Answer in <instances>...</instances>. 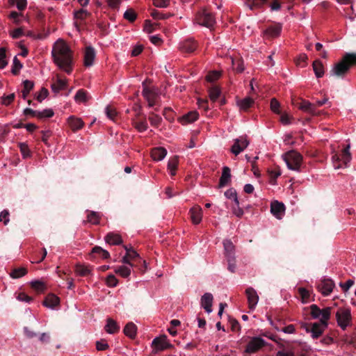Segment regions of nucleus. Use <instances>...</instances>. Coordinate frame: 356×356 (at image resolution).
<instances>
[{"instance_id": "nucleus-1", "label": "nucleus", "mask_w": 356, "mask_h": 356, "mask_svg": "<svg viewBox=\"0 0 356 356\" xmlns=\"http://www.w3.org/2000/svg\"><path fill=\"white\" fill-rule=\"evenodd\" d=\"M51 56L54 63L67 74L72 71L73 52L69 45L62 39H58L53 45Z\"/></svg>"}, {"instance_id": "nucleus-2", "label": "nucleus", "mask_w": 356, "mask_h": 356, "mask_svg": "<svg viewBox=\"0 0 356 356\" xmlns=\"http://www.w3.org/2000/svg\"><path fill=\"white\" fill-rule=\"evenodd\" d=\"M353 66H356V54L346 53L341 60L330 70L331 76L343 78Z\"/></svg>"}, {"instance_id": "nucleus-3", "label": "nucleus", "mask_w": 356, "mask_h": 356, "mask_svg": "<svg viewBox=\"0 0 356 356\" xmlns=\"http://www.w3.org/2000/svg\"><path fill=\"white\" fill-rule=\"evenodd\" d=\"M350 149V145L348 144L342 149L341 154L336 152L332 155V160L335 169L348 168L349 166V163L352 159Z\"/></svg>"}, {"instance_id": "nucleus-4", "label": "nucleus", "mask_w": 356, "mask_h": 356, "mask_svg": "<svg viewBox=\"0 0 356 356\" xmlns=\"http://www.w3.org/2000/svg\"><path fill=\"white\" fill-rule=\"evenodd\" d=\"M283 157L289 169L300 171L303 157L299 152L296 150H291L284 154Z\"/></svg>"}, {"instance_id": "nucleus-5", "label": "nucleus", "mask_w": 356, "mask_h": 356, "mask_svg": "<svg viewBox=\"0 0 356 356\" xmlns=\"http://www.w3.org/2000/svg\"><path fill=\"white\" fill-rule=\"evenodd\" d=\"M311 315L313 318H318L321 316L320 322L323 325L324 327L327 326V321L330 317L331 308L326 307L323 309H321L316 305H312L310 306Z\"/></svg>"}, {"instance_id": "nucleus-6", "label": "nucleus", "mask_w": 356, "mask_h": 356, "mask_svg": "<svg viewBox=\"0 0 356 356\" xmlns=\"http://www.w3.org/2000/svg\"><path fill=\"white\" fill-rule=\"evenodd\" d=\"M337 321L339 326L343 330L349 325L351 321V313L349 309L340 308L336 313Z\"/></svg>"}, {"instance_id": "nucleus-7", "label": "nucleus", "mask_w": 356, "mask_h": 356, "mask_svg": "<svg viewBox=\"0 0 356 356\" xmlns=\"http://www.w3.org/2000/svg\"><path fill=\"white\" fill-rule=\"evenodd\" d=\"M294 105H296L299 109L301 111L310 114L312 116L319 115L321 114V111H316V105L314 104H312L307 100L305 99H299L296 102H293Z\"/></svg>"}, {"instance_id": "nucleus-8", "label": "nucleus", "mask_w": 356, "mask_h": 356, "mask_svg": "<svg viewBox=\"0 0 356 356\" xmlns=\"http://www.w3.org/2000/svg\"><path fill=\"white\" fill-rule=\"evenodd\" d=\"M307 332L312 333L313 339H318L323 332L324 330L327 327H324L323 325L320 323H305L302 325Z\"/></svg>"}, {"instance_id": "nucleus-9", "label": "nucleus", "mask_w": 356, "mask_h": 356, "mask_svg": "<svg viewBox=\"0 0 356 356\" xmlns=\"http://www.w3.org/2000/svg\"><path fill=\"white\" fill-rule=\"evenodd\" d=\"M145 81L143 82V95L148 102L149 107H152L156 104L159 95L154 89L150 88L147 86Z\"/></svg>"}, {"instance_id": "nucleus-10", "label": "nucleus", "mask_w": 356, "mask_h": 356, "mask_svg": "<svg viewBox=\"0 0 356 356\" xmlns=\"http://www.w3.org/2000/svg\"><path fill=\"white\" fill-rule=\"evenodd\" d=\"M249 145V141L247 140L246 136H240L234 140V143L231 148V152L238 155L243 152Z\"/></svg>"}, {"instance_id": "nucleus-11", "label": "nucleus", "mask_w": 356, "mask_h": 356, "mask_svg": "<svg viewBox=\"0 0 356 356\" xmlns=\"http://www.w3.org/2000/svg\"><path fill=\"white\" fill-rule=\"evenodd\" d=\"M152 344L156 350L159 351L170 349L173 347V346L168 341L167 336L165 334L154 338Z\"/></svg>"}, {"instance_id": "nucleus-12", "label": "nucleus", "mask_w": 356, "mask_h": 356, "mask_svg": "<svg viewBox=\"0 0 356 356\" xmlns=\"http://www.w3.org/2000/svg\"><path fill=\"white\" fill-rule=\"evenodd\" d=\"M265 346V341L261 337H253L246 346L245 352L253 353Z\"/></svg>"}, {"instance_id": "nucleus-13", "label": "nucleus", "mask_w": 356, "mask_h": 356, "mask_svg": "<svg viewBox=\"0 0 356 356\" xmlns=\"http://www.w3.org/2000/svg\"><path fill=\"white\" fill-rule=\"evenodd\" d=\"M245 294L247 296L249 308L253 309L255 308L259 301V296L252 287H248L245 290Z\"/></svg>"}, {"instance_id": "nucleus-14", "label": "nucleus", "mask_w": 356, "mask_h": 356, "mask_svg": "<svg viewBox=\"0 0 356 356\" xmlns=\"http://www.w3.org/2000/svg\"><path fill=\"white\" fill-rule=\"evenodd\" d=\"M197 44L196 41L191 38L187 39L180 42L179 44V50L184 53H192L197 49Z\"/></svg>"}, {"instance_id": "nucleus-15", "label": "nucleus", "mask_w": 356, "mask_h": 356, "mask_svg": "<svg viewBox=\"0 0 356 356\" xmlns=\"http://www.w3.org/2000/svg\"><path fill=\"white\" fill-rule=\"evenodd\" d=\"M282 30L280 24H275L274 25H270L266 29H264L263 33L264 36L266 38H271L277 37L280 35Z\"/></svg>"}, {"instance_id": "nucleus-16", "label": "nucleus", "mask_w": 356, "mask_h": 356, "mask_svg": "<svg viewBox=\"0 0 356 356\" xmlns=\"http://www.w3.org/2000/svg\"><path fill=\"white\" fill-rule=\"evenodd\" d=\"M285 206L282 202L275 200L271 202L270 212L277 218L281 219L284 214Z\"/></svg>"}, {"instance_id": "nucleus-17", "label": "nucleus", "mask_w": 356, "mask_h": 356, "mask_svg": "<svg viewBox=\"0 0 356 356\" xmlns=\"http://www.w3.org/2000/svg\"><path fill=\"white\" fill-rule=\"evenodd\" d=\"M334 286V283L331 279H323L318 287L322 294L327 296L332 291Z\"/></svg>"}, {"instance_id": "nucleus-18", "label": "nucleus", "mask_w": 356, "mask_h": 356, "mask_svg": "<svg viewBox=\"0 0 356 356\" xmlns=\"http://www.w3.org/2000/svg\"><path fill=\"white\" fill-rule=\"evenodd\" d=\"M213 295L211 293H205L201 298V306L207 313L212 312Z\"/></svg>"}, {"instance_id": "nucleus-19", "label": "nucleus", "mask_w": 356, "mask_h": 356, "mask_svg": "<svg viewBox=\"0 0 356 356\" xmlns=\"http://www.w3.org/2000/svg\"><path fill=\"white\" fill-rule=\"evenodd\" d=\"M59 303L60 298L53 293L48 294L42 302L44 306L51 309H55Z\"/></svg>"}, {"instance_id": "nucleus-20", "label": "nucleus", "mask_w": 356, "mask_h": 356, "mask_svg": "<svg viewBox=\"0 0 356 356\" xmlns=\"http://www.w3.org/2000/svg\"><path fill=\"white\" fill-rule=\"evenodd\" d=\"M191 219L194 224H199L202 220V209L199 206L192 207L189 211Z\"/></svg>"}, {"instance_id": "nucleus-21", "label": "nucleus", "mask_w": 356, "mask_h": 356, "mask_svg": "<svg viewBox=\"0 0 356 356\" xmlns=\"http://www.w3.org/2000/svg\"><path fill=\"white\" fill-rule=\"evenodd\" d=\"M74 272L76 275L81 277H87L92 273V267L89 265L86 266L81 264H77L74 266Z\"/></svg>"}, {"instance_id": "nucleus-22", "label": "nucleus", "mask_w": 356, "mask_h": 356, "mask_svg": "<svg viewBox=\"0 0 356 356\" xmlns=\"http://www.w3.org/2000/svg\"><path fill=\"white\" fill-rule=\"evenodd\" d=\"M231 181V170L227 166L222 168V175L219 180L218 187L222 188L227 185Z\"/></svg>"}, {"instance_id": "nucleus-23", "label": "nucleus", "mask_w": 356, "mask_h": 356, "mask_svg": "<svg viewBox=\"0 0 356 356\" xmlns=\"http://www.w3.org/2000/svg\"><path fill=\"white\" fill-rule=\"evenodd\" d=\"M95 57V51L92 47H87L84 53V65L90 67L93 64Z\"/></svg>"}, {"instance_id": "nucleus-24", "label": "nucleus", "mask_w": 356, "mask_h": 356, "mask_svg": "<svg viewBox=\"0 0 356 356\" xmlns=\"http://www.w3.org/2000/svg\"><path fill=\"white\" fill-rule=\"evenodd\" d=\"M132 124L139 132H143L148 128L145 116H143V118L136 117V119L132 120Z\"/></svg>"}, {"instance_id": "nucleus-25", "label": "nucleus", "mask_w": 356, "mask_h": 356, "mask_svg": "<svg viewBox=\"0 0 356 356\" xmlns=\"http://www.w3.org/2000/svg\"><path fill=\"white\" fill-rule=\"evenodd\" d=\"M105 241L113 245H118L122 243V239L120 235L114 232H109L105 236Z\"/></svg>"}, {"instance_id": "nucleus-26", "label": "nucleus", "mask_w": 356, "mask_h": 356, "mask_svg": "<svg viewBox=\"0 0 356 356\" xmlns=\"http://www.w3.org/2000/svg\"><path fill=\"white\" fill-rule=\"evenodd\" d=\"M167 154V150L162 147H155L152 150L151 156L154 161H161Z\"/></svg>"}, {"instance_id": "nucleus-27", "label": "nucleus", "mask_w": 356, "mask_h": 356, "mask_svg": "<svg viewBox=\"0 0 356 356\" xmlns=\"http://www.w3.org/2000/svg\"><path fill=\"white\" fill-rule=\"evenodd\" d=\"M68 124L73 131H76L81 129L84 124L81 118H75L74 116H70L68 120Z\"/></svg>"}, {"instance_id": "nucleus-28", "label": "nucleus", "mask_w": 356, "mask_h": 356, "mask_svg": "<svg viewBox=\"0 0 356 356\" xmlns=\"http://www.w3.org/2000/svg\"><path fill=\"white\" fill-rule=\"evenodd\" d=\"M198 117H199V113L197 111H190L188 113L184 115L181 118L180 122L183 124L191 123V122H193L195 120H197L198 119Z\"/></svg>"}, {"instance_id": "nucleus-29", "label": "nucleus", "mask_w": 356, "mask_h": 356, "mask_svg": "<svg viewBox=\"0 0 356 356\" xmlns=\"http://www.w3.org/2000/svg\"><path fill=\"white\" fill-rule=\"evenodd\" d=\"M267 3V0H245V6L250 10L261 8Z\"/></svg>"}, {"instance_id": "nucleus-30", "label": "nucleus", "mask_w": 356, "mask_h": 356, "mask_svg": "<svg viewBox=\"0 0 356 356\" xmlns=\"http://www.w3.org/2000/svg\"><path fill=\"white\" fill-rule=\"evenodd\" d=\"M254 104L252 98L247 97L237 102V104L240 109L243 111H248Z\"/></svg>"}, {"instance_id": "nucleus-31", "label": "nucleus", "mask_w": 356, "mask_h": 356, "mask_svg": "<svg viewBox=\"0 0 356 356\" xmlns=\"http://www.w3.org/2000/svg\"><path fill=\"white\" fill-rule=\"evenodd\" d=\"M136 331H137V327L136 325L132 323V322H129L128 323L124 330H123V332H124V334L129 337V338L131 339H134L136 335Z\"/></svg>"}, {"instance_id": "nucleus-32", "label": "nucleus", "mask_w": 356, "mask_h": 356, "mask_svg": "<svg viewBox=\"0 0 356 356\" xmlns=\"http://www.w3.org/2000/svg\"><path fill=\"white\" fill-rule=\"evenodd\" d=\"M105 330L109 334H114L120 330V326L115 321L109 318L107 319Z\"/></svg>"}, {"instance_id": "nucleus-33", "label": "nucleus", "mask_w": 356, "mask_h": 356, "mask_svg": "<svg viewBox=\"0 0 356 356\" xmlns=\"http://www.w3.org/2000/svg\"><path fill=\"white\" fill-rule=\"evenodd\" d=\"M313 70L317 78H321L325 73L324 67L320 60H316L312 64Z\"/></svg>"}, {"instance_id": "nucleus-34", "label": "nucleus", "mask_w": 356, "mask_h": 356, "mask_svg": "<svg viewBox=\"0 0 356 356\" xmlns=\"http://www.w3.org/2000/svg\"><path fill=\"white\" fill-rule=\"evenodd\" d=\"M124 249L126 250V253L128 255L129 258L131 260L142 261L141 258L140 257L139 254L137 253V252L132 248V247L128 248L127 245L124 246ZM143 263L144 265H146V262L145 260L143 261Z\"/></svg>"}, {"instance_id": "nucleus-35", "label": "nucleus", "mask_w": 356, "mask_h": 356, "mask_svg": "<svg viewBox=\"0 0 356 356\" xmlns=\"http://www.w3.org/2000/svg\"><path fill=\"white\" fill-rule=\"evenodd\" d=\"M87 212L88 213L87 216V222L93 225L99 224L101 215L99 212L88 210H87Z\"/></svg>"}, {"instance_id": "nucleus-36", "label": "nucleus", "mask_w": 356, "mask_h": 356, "mask_svg": "<svg viewBox=\"0 0 356 356\" xmlns=\"http://www.w3.org/2000/svg\"><path fill=\"white\" fill-rule=\"evenodd\" d=\"M151 16L154 20H167L170 19L172 15L170 13L154 10L151 12Z\"/></svg>"}, {"instance_id": "nucleus-37", "label": "nucleus", "mask_w": 356, "mask_h": 356, "mask_svg": "<svg viewBox=\"0 0 356 356\" xmlns=\"http://www.w3.org/2000/svg\"><path fill=\"white\" fill-rule=\"evenodd\" d=\"M233 70L237 73H241L244 70L243 60L241 58H234L232 59Z\"/></svg>"}, {"instance_id": "nucleus-38", "label": "nucleus", "mask_w": 356, "mask_h": 356, "mask_svg": "<svg viewBox=\"0 0 356 356\" xmlns=\"http://www.w3.org/2000/svg\"><path fill=\"white\" fill-rule=\"evenodd\" d=\"M24 89L22 91V97L25 99L29 93L33 90L34 87V83L29 80H25L23 81Z\"/></svg>"}, {"instance_id": "nucleus-39", "label": "nucleus", "mask_w": 356, "mask_h": 356, "mask_svg": "<svg viewBox=\"0 0 356 356\" xmlns=\"http://www.w3.org/2000/svg\"><path fill=\"white\" fill-rule=\"evenodd\" d=\"M92 254H97L99 257L102 259H108L110 257L109 252L102 248L100 246H95L91 251Z\"/></svg>"}, {"instance_id": "nucleus-40", "label": "nucleus", "mask_w": 356, "mask_h": 356, "mask_svg": "<svg viewBox=\"0 0 356 356\" xmlns=\"http://www.w3.org/2000/svg\"><path fill=\"white\" fill-rule=\"evenodd\" d=\"M49 33L50 31L49 29L46 30L44 28H43L42 31H40V32L37 34L34 33L33 31H28L27 35L35 39L44 40L49 35Z\"/></svg>"}, {"instance_id": "nucleus-41", "label": "nucleus", "mask_w": 356, "mask_h": 356, "mask_svg": "<svg viewBox=\"0 0 356 356\" xmlns=\"http://www.w3.org/2000/svg\"><path fill=\"white\" fill-rule=\"evenodd\" d=\"M115 273L118 274L124 278L128 277L131 274V269L129 267L121 266L115 268Z\"/></svg>"}, {"instance_id": "nucleus-42", "label": "nucleus", "mask_w": 356, "mask_h": 356, "mask_svg": "<svg viewBox=\"0 0 356 356\" xmlns=\"http://www.w3.org/2000/svg\"><path fill=\"white\" fill-rule=\"evenodd\" d=\"M224 248L225 252L226 258H230L234 257V247L233 243L229 241H226L224 242Z\"/></svg>"}, {"instance_id": "nucleus-43", "label": "nucleus", "mask_w": 356, "mask_h": 356, "mask_svg": "<svg viewBox=\"0 0 356 356\" xmlns=\"http://www.w3.org/2000/svg\"><path fill=\"white\" fill-rule=\"evenodd\" d=\"M27 273V269L24 267L14 268L10 273L12 278L17 279L23 277Z\"/></svg>"}, {"instance_id": "nucleus-44", "label": "nucleus", "mask_w": 356, "mask_h": 356, "mask_svg": "<svg viewBox=\"0 0 356 356\" xmlns=\"http://www.w3.org/2000/svg\"><path fill=\"white\" fill-rule=\"evenodd\" d=\"M67 83L65 80L58 79L56 82L51 85V89L54 92H58L64 90L66 87Z\"/></svg>"}, {"instance_id": "nucleus-45", "label": "nucleus", "mask_w": 356, "mask_h": 356, "mask_svg": "<svg viewBox=\"0 0 356 356\" xmlns=\"http://www.w3.org/2000/svg\"><path fill=\"white\" fill-rule=\"evenodd\" d=\"M268 173L271 179L270 183L273 184H275L277 178L281 175V170H280V168L275 167L272 169H268Z\"/></svg>"}, {"instance_id": "nucleus-46", "label": "nucleus", "mask_w": 356, "mask_h": 356, "mask_svg": "<svg viewBox=\"0 0 356 356\" xmlns=\"http://www.w3.org/2000/svg\"><path fill=\"white\" fill-rule=\"evenodd\" d=\"M74 99L77 102H86L88 99V93L83 89H80L76 92Z\"/></svg>"}, {"instance_id": "nucleus-47", "label": "nucleus", "mask_w": 356, "mask_h": 356, "mask_svg": "<svg viewBox=\"0 0 356 356\" xmlns=\"http://www.w3.org/2000/svg\"><path fill=\"white\" fill-rule=\"evenodd\" d=\"M33 289L35 290L38 293H42L46 290L45 284L41 281H33L31 283Z\"/></svg>"}, {"instance_id": "nucleus-48", "label": "nucleus", "mask_w": 356, "mask_h": 356, "mask_svg": "<svg viewBox=\"0 0 356 356\" xmlns=\"http://www.w3.org/2000/svg\"><path fill=\"white\" fill-rule=\"evenodd\" d=\"M23 65L21 63L19 60L17 58V56H15L13 58V67H12V73L14 75H17L19 73L20 70L22 68Z\"/></svg>"}, {"instance_id": "nucleus-49", "label": "nucleus", "mask_w": 356, "mask_h": 356, "mask_svg": "<svg viewBox=\"0 0 356 356\" xmlns=\"http://www.w3.org/2000/svg\"><path fill=\"white\" fill-rule=\"evenodd\" d=\"M225 196L228 199H234L235 204L238 206L239 201L237 197L236 191L234 188H231L225 192Z\"/></svg>"}, {"instance_id": "nucleus-50", "label": "nucleus", "mask_w": 356, "mask_h": 356, "mask_svg": "<svg viewBox=\"0 0 356 356\" xmlns=\"http://www.w3.org/2000/svg\"><path fill=\"white\" fill-rule=\"evenodd\" d=\"M18 147L20 149V152H21L24 159H26V158L31 156V152L27 144H26L24 143H19L18 144Z\"/></svg>"}, {"instance_id": "nucleus-51", "label": "nucleus", "mask_w": 356, "mask_h": 356, "mask_svg": "<svg viewBox=\"0 0 356 356\" xmlns=\"http://www.w3.org/2000/svg\"><path fill=\"white\" fill-rule=\"evenodd\" d=\"M298 293L302 303H307L309 301L310 293L307 289L300 287L298 289Z\"/></svg>"}, {"instance_id": "nucleus-52", "label": "nucleus", "mask_w": 356, "mask_h": 356, "mask_svg": "<svg viewBox=\"0 0 356 356\" xmlns=\"http://www.w3.org/2000/svg\"><path fill=\"white\" fill-rule=\"evenodd\" d=\"M10 6H15L19 10L24 9L26 7V0H8Z\"/></svg>"}, {"instance_id": "nucleus-53", "label": "nucleus", "mask_w": 356, "mask_h": 356, "mask_svg": "<svg viewBox=\"0 0 356 356\" xmlns=\"http://www.w3.org/2000/svg\"><path fill=\"white\" fill-rule=\"evenodd\" d=\"M149 120L152 126L158 127L161 121L162 118L154 113H150L149 115Z\"/></svg>"}, {"instance_id": "nucleus-54", "label": "nucleus", "mask_w": 356, "mask_h": 356, "mask_svg": "<svg viewBox=\"0 0 356 356\" xmlns=\"http://www.w3.org/2000/svg\"><path fill=\"white\" fill-rule=\"evenodd\" d=\"M54 113L52 109L51 108H47L43 110L42 111H38V118L42 119L44 118H51L54 116Z\"/></svg>"}, {"instance_id": "nucleus-55", "label": "nucleus", "mask_w": 356, "mask_h": 356, "mask_svg": "<svg viewBox=\"0 0 356 356\" xmlns=\"http://www.w3.org/2000/svg\"><path fill=\"white\" fill-rule=\"evenodd\" d=\"M200 15L202 17L203 22H211L213 20L211 13L205 8L201 10Z\"/></svg>"}, {"instance_id": "nucleus-56", "label": "nucleus", "mask_w": 356, "mask_h": 356, "mask_svg": "<svg viewBox=\"0 0 356 356\" xmlns=\"http://www.w3.org/2000/svg\"><path fill=\"white\" fill-rule=\"evenodd\" d=\"M220 95V91L218 88L213 87L209 89V97L211 101L216 102Z\"/></svg>"}, {"instance_id": "nucleus-57", "label": "nucleus", "mask_w": 356, "mask_h": 356, "mask_svg": "<svg viewBox=\"0 0 356 356\" xmlns=\"http://www.w3.org/2000/svg\"><path fill=\"white\" fill-rule=\"evenodd\" d=\"M179 163V157L175 156L168 161V170H177Z\"/></svg>"}, {"instance_id": "nucleus-58", "label": "nucleus", "mask_w": 356, "mask_h": 356, "mask_svg": "<svg viewBox=\"0 0 356 356\" xmlns=\"http://www.w3.org/2000/svg\"><path fill=\"white\" fill-rule=\"evenodd\" d=\"M106 284L109 287H115L118 283V279L113 274H110L107 276L106 280Z\"/></svg>"}, {"instance_id": "nucleus-59", "label": "nucleus", "mask_w": 356, "mask_h": 356, "mask_svg": "<svg viewBox=\"0 0 356 356\" xmlns=\"http://www.w3.org/2000/svg\"><path fill=\"white\" fill-rule=\"evenodd\" d=\"M124 17L128 21L134 22L136 19V14L133 9H128L124 12Z\"/></svg>"}, {"instance_id": "nucleus-60", "label": "nucleus", "mask_w": 356, "mask_h": 356, "mask_svg": "<svg viewBox=\"0 0 356 356\" xmlns=\"http://www.w3.org/2000/svg\"><path fill=\"white\" fill-rule=\"evenodd\" d=\"M49 95V91L45 88H42L40 91L35 95V98L39 102H42Z\"/></svg>"}, {"instance_id": "nucleus-61", "label": "nucleus", "mask_w": 356, "mask_h": 356, "mask_svg": "<svg viewBox=\"0 0 356 356\" xmlns=\"http://www.w3.org/2000/svg\"><path fill=\"white\" fill-rule=\"evenodd\" d=\"M160 24H144L143 31L147 33L154 31Z\"/></svg>"}, {"instance_id": "nucleus-62", "label": "nucleus", "mask_w": 356, "mask_h": 356, "mask_svg": "<svg viewBox=\"0 0 356 356\" xmlns=\"http://www.w3.org/2000/svg\"><path fill=\"white\" fill-rule=\"evenodd\" d=\"M280 104L276 99L273 98L271 99L270 108L274 113H277V114L280 113Z\"/></svg>"}, {"instance_id": "nucleus-63", "label": "nucleus", "mask_w": 356, "mask_h": 356, "mask_svg": "<svg viewBox=\"0 0 356 356\" xmlns=\"http://www.w3.org/2000/svg\"><path fill=\"white\" fill-rule=\"evenodd\" d=\"M24 29L22 27L17 28L15 29L10 31L11 36L15 39L22 37V35H24Z\"/></svg>"}, {"instance_id": "nucleus-64", "label": "nucleus", "mask_w": 356, "mask_h": 356, "mask_svg": "<svg viewBox=\"0 0 356 356\" xmlns=\"http://www.w3.org/2000/svg\"><path fill=\"white\" fill-rule=\"evenodd\" d=\"M308 59V57L306 54H300L296 59V65H299V66H301V67H304L305 66L306 63H307V60Z\"/></svg>"}]
</instances>
